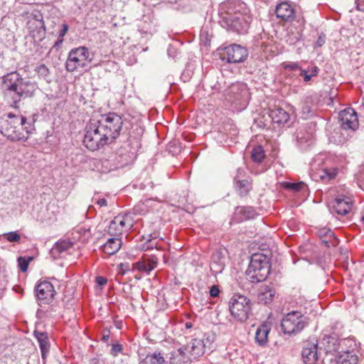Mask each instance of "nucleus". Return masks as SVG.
<instances>
[{"instance_id": "28", "label": "nucleus", "mask_w": 364, "mask_h": 364, "mask_svg": "<svg viewBox=\"0 0 364 364\" xmlns=\"http://www.w3.org/2000/svg\"><path fill=\"white\" fill-rule=\"evenodd\" d=\"M358 357L353 351H342L337 357L336 364H358Z\"/></svg>"}, {"instance_id": "31", "label": "nucleus", "mask_w": 364, "mask_h": 364, "mask_svg": "<svg viewBox=\"0 0 364 364\" xmlns=\"http://www.w3.org/2000/svg\"><path fill=\"white\" fill-rule=\"evenodd\" d=\"M146 359L150 364H166V362L161 352H154L146 355Z\"/></svg>"}, {"instance_id": "32", "label": "nucleus", "mask_w": 364, "mask_h": 364, "mask_svg": "<svg viewBox=\"0 0 364 364\" xmlns=\"http://www.w3.org/2000/svg\"><path fill=\"white\" fill-rule=\"evenodd\" d=\"M264 157L263 148L261 146H255L252 151V159L254 161L260 163Z\"/></svg>"}, {"instance_id": "12", "label": "nucleus", "mask_w": 364, "mask_h": 364, "mask_svg": "<svg viewBox=\"0 0 364 364\" xmlns=\"http://www.w3.org/2000/svg\"><path fill=\"white\" fill-rule=\"evenodd\" d=\"M133 222L129 215L119 214L110 222L108 227V233L111 236L118 237L124 231L132 228Z\"/></svg>"}, {"instance_id": "4", "label": "nucleus", "mask_w": 364, "mask_h": 364, "mask_svg": "<svg viewBox=\"0 0 364 364\" xmlns=\"http://www.w3.org/2000/svg\"><path fill=\"white\" fill-rule=\"evenodd\" d=\"M34 130L33 124L22 115L9 113L0 120V132L12 141H26Z\"/></svg>"}, {"instance_id": "1", "label": "nucleus", "mask_w": 364, "mask_h": 364, "mask_svg": "<svg viewBox=\"0 0 364 364\" xmlns=\"http://www.w3.org/2000/svg\"><path fill=\"white\" fill-rule=\"evenodd\" d=\"M122 117L114 112L92 116L85 128L84 145L96 151L113 143L123 130Z\"/></svg>"}, {"instance_id": "47", "label": "nucleus", "mask_w": 364, "mask_h": 364, "mask_svg": "<svg viewBox=\"0 0 364 364\" xmlns=\"http://www.w3.org/2000/svg\"><path fill=\"white\" fill-rule=\"evenodd\" d=\"M96 283L100 286H104L107 283V279L104 277L99 276L96 277Z\"/></svg>"}, {"instance_id": "37", "label": "nucleus", "mask_w": 364, "mask_h": 364, "mask_svg": "<svg viewBox=\"0 0 364 364\" xmlns=\"http://www.w3.org/2000/svg\"><path fill=\"white\" fill-rule=\"evenodd\" d=\"M31 259L32 257L26 258L25 257H19L18 258V267L23 272H25L28 270V264Z\"/></svg>"}, {"instance_id": "50", "label": "nucleus", "mask_w": 364, "mask_h": 364, "mask_svg": "<svg viewBox=\"0 0 364 364\" xmlns=\"http://www.w3.org/2000/svg\"><path fill=\"white\" fill-rule=\"evenodd\" d=\"M357 9L359 11H364V0H355Z\"/></svg>"}, {"instance_id": "25", "label": "nucleus", "mask_w": 364, "mask_h": 364, "mask_svg": "<svg viewBox=\"0 0 364 364\" xmlns=\"http://www.w3.org/2000/svg\"><path fill=\"white\" fill-rule=\"evenodd\" d=\"M157 264L158 259L155 256H151L143 261L135 263L134 265L139 271L148 274L156 267Z\"/></svg>"}, {"instance_id": "53", "label": "nucleus", "mask_w": 364, "mask_h": 364, "mask_svg": "<svg viewBox=\"0 0 364 364\" xmlns=\"http://www.w3.org/2000/svg\"><path fill=\"white\" fill-rule=\"evenodd\" d=\"M63 38H59V37H58V41L55 43V44H54V46H53V47H55V48H58V46H60V45H61V44H62V43H63Z\"/></svg>"}, {"instance_id": "42", "label": "nucleus", "mask_w": 364, "mask_h": 364, "mask_svg": "<svg viewBox=\"0 0 364 364\" xmlns=\"http://www.w3.org/2000/svg\"><path fill=\"white\" fill-rule=\"evenodd\" d=\"M333 233V232L331 231V230L326 228L320 229L317 232L320 240L326 237L327 236L331 237Z\"/></svg>"}, {"instance_id": "10", "label": "nucleus", "mask_w": 364, "mask_h": 364, "mask_svg": "<svg viewBox=\"0 0 364 364\" xmlns=\"http://www.w3.org/2000/svg\"><path fill=\"white\" fill-rule=\"evenodd\" d=\"M229 309L235 319L245 321L250 311V300L243 295L235 294L229 301Z\"/></svg>"}, {"instance_id": "48", "label": "nucleus", "mask_w": 364, "mask_h": 364, "mask_svg": "<svg viewBox=\"0 0 364 364\" xmlns=\"http://www.w3.org/2000/svg\"><path fill=\"white\" fill-rule=\"evenodd\" d=\"M68 31V26L66 23L63 24V28L59 33V38H63Z\"/></svg>"}, {"instance_id": "35", "label": "nucleus", "mask_w": 364, "mask_h": 364, "mask_svg": "<svg viewBox=\"0 0 364 364\" xmlns=\"http://www.w3.org/2000/svg\"><path fill=\"white\" fill-rule=\"evenodd\" d=\"M35 71L37 73L40 77L46 79L50 75V70L45 64H41L35 68Z\"/></svg>"}, {"instance_id": "3", "label": "nucleus", "mask_w": 364, "mask_h": 364, "mask_svg": "<svg viewBox=\"0 0 364 364\" xmlns=\"http://www.w3.org/2000/svg\"><path fill=\"white\" fill-rule=\"evenodd\" d=\"M220 23L228 31L245 33L252 21L246 4L239 0H232L222 6Z\"/></svg>"}, {"instance_id": "11", "label": "nucleus", "mask_w": 364, "mask_h": 364, "mask_svg": "<svg viewBox=\"0 0 364 364\" xmlns=\"http://www.w3.org/2000/svg\"><path fill=\"white\" fill-rule=\"evenodd\" d=\"M247 55V49L237 44H232L224 48L220 53L222 60H225L228 63L243 62Z\"/></svg>"}, {"instance_id": "24", "label": "nucleus", "mask_w": 364, "mask_h": 364, "mask_svg": "<svg viewBox=\"0 0 364 364\" xmlns=\"http://www.w3.org/2000/svg\"><path fill=\"white\" fill-rule=\"evenodd\" d=\"M122 245V242L121 238L117 237H112L101 246V250L104 253L108 255H113L119 250Z\"/></svg>"}, {"instance_id": "2", "label": "nucleus", "mask_w": 364, "mask_h": 364, "mask_svg": "<svg viewBox=\"0 0 364 364\" xmlns=\"http://www.w3.org/2000/svg\"><path fill=\"white\" fill-rule=\"evenodd\" d=\"M38 85L26 78H23L16 71L11 72L2 77L1 90L4 99L14 108H18V104L23 98L33 96Z\"/></svg>"}, {"instance_id": "7", "label": "nucleus", "mask_w": 364, "mask_h": 364, "mask_svg": "<svg viewBox=\"0 0 364 364\" xmlns=\"http://www.w3.org/2000/svg\"><path fill=\"white\" fill-rule=\"evenodd\" d=\"M225 98L232 104L244 109L250 100V92L247 86L244 82L232 83L225 90Z\"/></svg>"}, {"instance_id": "40", "label": "nucleus", "mask_w": 364, "mask_h": 364, "mask_svg": "<svg viewBox=\"0 0 364 364\" xmlns=\"http://www.w3.org/2000/svg\"><path fill=\"white\" fill-rule=\"evenodd\" d=\"M327 342L328 343H332L333 346H328L327 348V351H336L338 350V346L340 345L338 343V340L333 337H328L327 338Z\"/></svg>"}, {"instance_id": "52", "label": "nucleus", "mask_w": 364, "mask_h": 364, "mask_svg": "<svg viewBox=\"0 0 364 364\" xmlns=\"http://www.w3.org/2000/svg\"><path fill=\"white\" fill-rule=\"evenodd\" d=\"M96 203L101 208L107 205V200L105 198L98 199Z\"/></svg>"}, {"instance_id": "54", "label": "nucleus", "mask_w": 364, "mask_h": 364, "mask_svg": "<svg viewBox=\"0 0 364 364\" xmlns=\"http://www.w3.org/2000/svg\"><path fill=\"white\" fill-rule=\"evenodd\" d=\"M303 112L304 113H306H306H309L310 112V109L309 107L304 108Z\"/></svg>"}, {"instance_id": "20", "label": "nucleus", "mask_w": 364, "mask_h": 364, "mask_svg": "<svg viewBox=\"0 0 364 364\" xmlns=\"http://www.w3.org/2000/svg\"><path fill=\"white\" fill-rule=\"evenodd\" d=\"M38 299L49 301L53 299L55 290L53 284L47 281L40 282L36 287Z\"/></svg>"}, {"instance_id": "9", "label": "nucleus", "mask_w": 364, "mask_h": 364, "mask_svg": "<svg viewBox=\"0 0 364 364\" xmlns=\"http://www.w3.org/2000/svg\"><path fill=\"white\" fill-rule=\"evenodd\" d=\"M26 15L27 29L35 41H41L46 36V26L42 13L34 9L31 13L25 12Z\"/></svg>"}, {"instance_id": "30", "label": "nucleus", "mask_w": 364, "mask_h": 364, "mask_svg": "<svg viewBox=\"0 0 364 364\" xmlns=\"http://www.w3.org/2000/svg\"><path fill=\"white\" fill-rule=\"evenodd\" d=\"M319 69L316 66L309 67L307 69H302L300 72V76L304 78L305 82H309L312 77L317 76Z\"/></svg>"}, {"instance_id": "33", "label": "nucleus", "mask_w": 364, "mask_h": 364, "mask_svg": "<svg viewBox=\"0 0 364 364\" xmlns=\"http://www.w3.org/2000/svg\"><path fill=\"white\" fill-rule=\"evenodd\" d=\"M73 242L69 240H62L56 242L55 249L60 253L65 252L70 249Z\"/></svg>"}, {"instance_id": "27", "label": "nucleus", "mask_w": 364, "mask_h": 364, "mask_svg": "<svg viewBox=\"0 0 364 364\" xmlns=\"http://www.w3.org/2000/svg\"><path fill=\"white\" fill-rule=\"evenodd\" d=\"M274 295L275 291L273 289L268 286L262 287L258 292V302L260 304H267L272 301Z\"/></svg>"}, {"instance_id": "18", "label": "nucleus", "mask_w": 364, "mask_h": 364, "mask_svg": "<svg viewBox=\"0 0 364 364\" xmlns=\"http://www.w3.org/2000/svg\"><path fill=\"white\" fill-rule=\"evenodd\" d=\"M245 175V171L242 168H238L237 175L234 177L235 187L240 196L247 195L252 188L251 184L247 179L242 178Z\"/></svg>"}, {"instance_id": "13", "label": "nucleus", "mask_w": 364, "mask_h": 364, "mask_svg": "<svg viewBox=\"0 0 364 364\" xmlns=\"http://www.w3.org/2000/svg\"><path fill=\"white\" fill-rule=\"evenodd\" d=\"M314 127L315 124L311 123L309 124L308 128L306 127H300L296 132L297 144L301 149H306L314 144Z\"/></svg>"}, {"instance_id": "15", "label": "nucleus", "mask_w": 364, "mask_h": 364, "mask_svg": "<svg viewBox=\"0 0 364 364\" xmlns=\"http://www.w3.org/2000/svg\"><path fill=\"white\" fill-rule=\"evenodd\" d=\"M338 118L341 126L344 129L355 130L358 127L357 113L353 108H347L340 112Z\"/></svg>"}, {"instance_id": "6", "label": "nucleus", "mask_w": 364, "mask_h": 364, "mask_svg": "<svg viewBox=\"0 0 364 364\" xmlns=\"http://www.w3.org/2000/svg\"><path fill=\"white\" fill-rule=\"evenodd\" d=\"M92 60L87 48L80 46L72 49L65 62L66 70L73 73L80 68H86Z\"/></svg>"}, {"instance_id": "46", "label": "nucleus", "mask_w": 364, "mask_h": 364, "mask_svg": "<svg viewBox=\"0 0 364 364\" xmlns=\"http://www.w3.org/2000/svg\"><path fill=\"white\" fill-rule=\"evenodd\" d=\"M220 294V289L218 286L213 285L210 288V295L212 297H217Z\"/></svg>"}, {"instance_id": "44", "label": "nucleus", "mask_w": 364, "mask_h": 364, "mask_svg": "<svg viewBox=\"0 0 364 364\" xmlns=\"http://www.w3.org/2000/svg\"><path fill=\"white\" fill-rule=\"evenodd\" d=\"M123 346L119 343H114L112 346V354L116 356L119 353L122 352Z\"/></svg>"}, {"instance_id": "36", "label": "nucleus", "mask_w": 364, "mask_h": 364, "mask_svg": "<svg viewBox=\"0 0 364 364\" xmlns=\"http://www.w3.org/2000/svg\"><path fill=\"white\" fill-rule=\"evenodd\" d=\"M321 242L326 247H336L338 244V240L334 235V233L332 234L331 237L327 236L321 240Z\"/></svg>"}, {"instance_id": "14", "label": "nucleus", "mask_w": 364, "mask_h": 364, "mask_svg": "<svg viewBox=\"0 0 364 364\" xmlns=\"http://www.w3.org/2000/svg\"><path fill=\"white\" fill-rule=\"evenodd\" d=\"M228 256L225 248L216 250L211 256L210 267L213 274H218L223 272L225 269Z\"/></svg>"}, {"instance_id": "55", "label": "nucleus", "mask_w": 364, "mask_h": 364, "mask_svg": "<svg viewBox=\"0 0 364 364\" xmlns=\"http://www.w3.org/2000/svg\"><path fill=\"white\" fill-rule=\"evenodd\" d=\"M109 336H103V340L106 341L107 340Z\"/></svg>"}, {"instance_id": "39", "label": "nucleus", "mask_w": 364, "mask_h": 364, "mask_svg": "<svg viewBox=\"0 0 364 364\" xmlns=\"http://www.w3.org/2000/svg\"><path fill=\"white\" fill-rule=\"evenodd\" d=\"M237 210L240 213H244L245 219H249L253 216V211L251 208L241 207V208H238Z\"/></svg>"}, {"instance_id": "5", "label": "nucleus", "mask_w": 364, "mask_h": 364, "mask_svg": "<svg viewBox=\"0 0 364 364\" xmlns=\"http://www.w3.org/2000/svg\"><path fill=\"white\" fill-rule=\"evenodd\" d=\"M269 259L262 253L252 255L249 267L246 271L247 279L252 283L264 281L270 273Z\"/></svg>"}, {"instance_id": "49", "label": "nucleus", "mask_w": 364, "mask_h": 364, "mask_svg": "<svg viewBox=\"0 0 364 364\" xmlns=\"http://www.w3.org/2000/svg\"><path fill=\"white\" fill-rule=\"evenodd\" d=\"M326 42V37L325 36H320L318 39H317V41L316 43V46H318V47H321Z\"/></svg>"}, {"instance_id": "29", "label": "nucleus", "mask_w": 364, "mask_h": 364, "mask_svg": "<svg viewBox=\"0 0 364 364\" xmlns=\"http://www.w3.org/2000/svg\"><path fill=\"white\" fill-rule=\"evenodd\" d=\"M34 335L38 341L42 357H45L49 350V343L47 335L45 333L38 331H35Z\"/></svg>"}, {"instance_id": "23", "label": "nucleus", "mask_w": 364, "mask_h": 364, "mask_svg": "<svg viewBox=\"0 0 364 364\" xmlns=\"http://www.w3.org/2000/svg\"><path fill=\"white\" fill-rule=\"evenodd\" d=\"M169 362L170 364H189L192 362V358L189 356L183 346L170 353Z\"/></svg>"}, {"instance_id": "34", "label": "nucleus", "mask_w": 364, "mask_h": 364, "mask_svg": "<svg viewBox=\"0 0 364 364\" xmlns=\"http://www.w3.org/2000/svg\"><path fill=\"white\" fill-rule=\"evenodd\" d=\"M282 186L286 189L291 190L295 192H297V191H299L301 189H303L306 185L303 182H299V183L284 182V183H283Z\"/></svg>"}, {"instance_id": "17", "label": "nucleus", "mask_w": 364, "mask_h": 364, "mask_svg": "<svg viewBox=\"0 0 364 364\" xmlns=\"http://www.w3.org/2000/svg\"><path fill=\"white\" fill-rule=\"evenodd\" d=\"M269 116L274 124H277L279 126H289L291 116L289 110L279 107H274L269 109Z\"/></svg>"}, {"instance_id": "8", "label": "nucleus", "mask_w": 364, "mask_h": 364, "mask_svg": "<svg viewBox=\"0 0 364 364\" xmlns=\"http://www.w3.org/2000/svg\"><path fill=\"white\" fill-rule=\"evenodd\" d=\"M307 324L306 316L300 311H293L284 316L281 327L285 334L292 335L301 332Z\"/></svg>"}, {"instance_id": "19", "label": "nucleus", "mask_w": 364, "mask_h": 364, "mask_svg": "<svg viewBox=\"0 0 364 364\" xmlns=\"http://www.w3.org/2000/svg\"><path fill=\"white\" fill-rule=\"evenodd\" d=\"M205 344L203 340L200 339H193L190 343L184 346V349L186 350L189 356L193 360H196L198 358L202 356L205 353Z\"/></svg>"}, {"instance_id": "22", "label": "nucleus", "mask_w": 364, "mask_h": 364, "mask_svg": "<svg viewBox=\"0 0 364 364\" xmlns=\"http://www.w3.org/2000/svg\"><path fill=\"white\" fill-rule=\"evenodd\" d=\"M277 17L284 21H291L294 18L295 11L291 4L287 2L279 4L275 10Z\"/></svg>"}, {"instance_id": "38", "label": "nucleus", "mask_w": 364, "mask_h": 364, "mask_svg": "<svg viewBox=\"0 0 364 364\" xmlns=\"http://www.w3.org/2000/svg\"><path fill=\"white\" fill-rule=\"evenodd\" d=\"M2 237L10 242H18L21 240V235L17 232L4 233Z\"/></svg>"}, {"instance_id": "51", "label": "nucleus", "mask_w": 364, "mask_h": 364, "mask_svg": "<svg viewBox=\"0 0 364 364\" xmlns=\"http://www.w3.org/2000/svg\"><path fill=\"white\" fill-rule=\"evenodd\" d=\"M155 238L156 237H152L151 239L148 240L146 250L152 249L154 246H156V244L152 242V240Z\"/></svg>"}, {"instance_id": "26", "label": "nucleus", "mask_w": 364, "mask_h": 364, "mask_svg": "<svg viewBox=\"0 0 364 364\" xmlns=\"http://www.w3.org/2000/svg\"><path fill=\"white\" fill-rule=\"evenodd\" d=\"M271 330L269 325L263 323L258 326L255 333V341L259 346H263L267 343L268 334Z\"/></svg>"}, {"instance_id": "41", "label": "nucleus", "mask_w": 364, "mask_h": 364, "mask_svg": "<svg viewBox=\"0 0 364 364\" xmlns=\"http://www.w3.org/2000/svg\"><path fill=\"white\" fill-rule=\"evenodd\" d=\"M336 175V172L335 170L330 171L327 169H324L322 171V174L320 176L322 180H324L326 178L331 179L333 178Z\"/></svg>"}, {"instance_id": "43", "label": "nucleus", "mask_w": 364, "mask_h": 364, "mask_svg": "<svg viewBox=\"0 0 364 364\" xmlns=\"http://www.w3.org/2000/svg\"><path fill=\"white\" fill-rule=\"evenodd\" d=\"M284 69L286 70H302L300 66H299V64L298 63H294V62H291V63H285L284 65Z\"/></svg>"}, {"instance_id": "21", "label": "nucleus", "mask_w": 364, "mask_h": 364, "mask_svg": "<svg viewBox=\"0 0 364 364\" xmlns=\"http://www.w3.org/2000/svg\"><path fill=\"white\" fill-rule=\"evenodd\" d=\"M317 350L316 343H307L304 345L301 356L305 364H316L318 360Z\"/></svg>"}, {"instance_id": "45", "label": "nucleus", "mask_w": 364, "mask_h": 364, "mask_svg": "<svg viewBox=\"0 0 364 364\" xmlns=\"http://www.w3.org/2000/svg\"><path fill=\"white\" fill-rule=\"evenodd\" d=\"M119 273L124 275L129 270V263H120L118 266Z\"/></svg>"}, {"instance_id": "16", "label": "nucleus", "mask_w": 364, "mask_h": 364, "mask_svg": "<svg viewBox=\"0 0 364 364\" xmlns=\"http://www.w3.org/2000/svg\"><path fill=\"white\" fill-rule=\"evenodd\" d=\"M353 206L350 198L344 196H338L329 206L332 213L345 215L350 212Z\"/></svg>"}]
</instances>
